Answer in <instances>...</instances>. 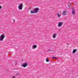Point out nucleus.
<instances>
[{
  "mask_svg": "<svg viewBox=\"0 0 78 78\" xmlns=\"http://www.w3.org/2000/svg\"><path fill=\"white\" fill-rule=\"evenodd\" d=\"M4 37H5V36H4V35H2L0 37V41H3Z\"/></svg>",
  "mask_w": 78,
  "mask_h": 78,
  "instance_id": "f257e3e1",
  "label": "nucleus"
},
{
  "mask_svg": "<svg viewBox=\"0 0 78 78\" xmlns=\"http://www.w3.org/2000/svg\"><path fill=\"white\" fill-rule=\"evenodd\" d=\"M23 6V4H21L19 6V9L20 10H22V6Z\"/></svg>",
  "mask_w": 78,
  "mask_h": 78,
  "instance_id": "f03ea898",
  "label": "nucleus"
},
{
  "mask_svg": "<svg viewBox=\"0 0 78 78\" xmlns=\"http://www.w3.org/2000/svg\"><path fill=\"white\" fill-rule=\"evenodd\" d=\"M34 10L35 11V13H37L38 11H39V9L37 8H36L34 9Z\"/></svg>",
  "mask_w": 78,
  "mask_h": 78,
  "instance_id": "7ed1b4c3",
  "label": "nucleus"
},
{
  "mask_svg": "<svg viewBox=\"0 0 78 78\" xmlns=\"http://www.w3.org/2000/svg\"><path fill=\"white\" fill-rule=\"evenodd\" d=\"M27 63H25L22 65V66L24 67H27Z\"/></svg>",
  "mask_w": 78,
  "mask_h": 78,
  "instance_id": "20e7f679",
  "label": "nucleus"
},
{
  "mask_svg": "<svg viewBox=\"0 0 78 78\" xmlns=\"http://www.w3.org/2000/svg\"><path fill=\"white\" fill-rule=\"evenodd\" d=\"M63 15L64 16V15H65V14H66V11H64L63 12Z\"/></svg>",
  "mask_w": 78,
  "mask_h": 78,
  "instance_id": "39448f33",
  "label": "nucleus"
},
{
  "mask_svg": "<svg viewBox=\"0 0 78 78\" xmlns=\"http://www.w3.org/2000/svg\"><path fill=\"white\" fill-rule=\"evenodd\" d=\"M56 34H55L53 36V38H54V39L55 38V37H56Z\"/></svg>",
  "mask_w": 78,
  "mask_h": 78,
  "instance_id": "423d86ee",
  "label": "nucleus"
},
{
  "mask_svg": "<svg viewBox=\"0 0 78 78\" xmlns=\"http://www.w3.org/2000/svg\"><path fill=\"white\" fill-rule=\"evenodd\" d=\"M30 12L31 13V14H33V13H35V12L33 11V10H31Z\"/></svg>",
  "mask_w": 78,
  "mask_h": 78,
  "instance_id": "0eeeda50",
  "label": "nucleus"
},
{
  "mask_svg": "<svg viewBox=\"0 0 78 78\" xmlns=\"http://www.w3.org/2000/svg\"><path fill=\"white\" fill-rule=\"evenodd\" d=\"M58 25L60 27H61V25H62V23H59L58 24Z\"/></svg>",
  "mask_w": 78,
  "mask_h": 78,
  "instance_id": "6e6552de",
  "label": "nucleus"
},
{
  "mask_svg": "<svg viewBox=\"0 0 78 78\" xmlns=\"http://www.w3.org/2000/svg\"><path fill=\"white\" fill-rule=\"evenodd\" d=\"M76 49H74L73 51V53H75V52H76Z\"/></svg>",
  "mask_w": 78,
  "mask_h": 78,
  "instance_id": "1a4fd4ad",
  "label": "nucleus"
},
{
  "mask_svg": "<svg viewBox=\"0 0 78 78\" xmlns=\"http://www.w3.org/2000/svg\"><path fill=\"white\" fill-rule=\"evenodd\" d=\"M33 47H34V48H36V45H33Z\"/></svg>",
  "mask_w": 78,
  "mask_h": 78,
  "instance_id": "9d476101",
  "label": "nucleus"
},
{
  "mask_svg": "<svg viewBox=\"0 0 78 78\" xmlns=\"http://www.w3.org/2000/svg\"><path fill=\"white\" fill-rule=\"evenodd\" d=\"M49 61V60L48 59V58H47L46 59V62H48V61Z\"/></svg>",
  "mask_w": 78,
  "mask_h": 78,
  "instance_id": "9b49d317",
  "label": "nucleus"
},
{
  "mask_svg": "<svg viewBox=\"0 0 78 78\" xmlns=\"http://www.w3.org/2000/svg\"><path fill=\"white\" fill-rule=\"evenodd\" d=\"M57 15L58 16L59 18V17H60V15L58 14H57Z\"/></svg>",
  "mask_w": 78,
  "mask_h": 78,
  "instance_id": "f8f14e48",
  "label": "nucleus"
},
{
  "mask_svg": "<svg viewBox=\"0 0 78 78\" xmlns=\"http://www.w3.org/2000/svg\"><path fill=\"white\" fill-rule=\"evenodd\" d=\"M52 58V59H55H55H56V58H55V57H53Z\"/></svg>",
  "mask_w": 78,
  "mask_h": 78,
  "instance_id": "ddd939ff",
  "label": "nucleus"
},
{
  "mask_svg": "<svg viewBox=\"0 0 78 78\" xmlns=\"http://www.w3.org/2000/svg\"><path fill=\"white\" fill-rule=\"evenodd\" d=\"M73 14H75V12L74 11H73Z\"/></svg>",
  "mask_w": 78,
  "mask_h": 78,
  "instance_id": "4468645a",
  "label": "nucleus"
},
{
  "mask_svg": "<svg viewBox=\"0 0 78 78\" xmlns=\"http://www.w3.org/2000/svg\"><path fill=\"white\" fill-rule=\"evenodd\" d=\"M16 78V77H15V76H13V77H12V78Z\"/></svg>",
  "mask_w": 78,
  "mask_h": 78,
  "instance_id": "2eb2a0df",
  "label": "nucleus"
},
{
  "mask_svg": "<svg viewBox=\"0 0 78 78\" xmlns=\"http://www.w3.org/2000/svg\"><path fill=\"white\" fill-rule=\"evenodd\" d=\"M2 8V6H0V9Z\"/></svg>",
  "mask_w": 78,
  "mask_h": 78,
  "instance_id": "dca6fc26",
  "label": "nucleus"
}]
</instances>
